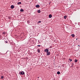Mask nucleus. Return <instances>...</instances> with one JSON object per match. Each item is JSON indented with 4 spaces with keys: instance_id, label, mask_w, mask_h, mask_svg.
<instances>
[{
    "instance_id": "0eeeda50",
    "label": "nucleus",
    "mask_w": 80,
    "mask_h": 80,
    "mask_svg": "<svg viewBox=\"0 0 80 80\" xmlns=\"http://www.w3.org/2000/svg\"><path fill=\"white\" fill-rule=\"evenodd\" d=\"M49 17L50 18H51L52 17V14H49Z\"/></svg>"
},
{
    "instance_id": "f3484780",
    "label": "nucleus",
    "mask_w": 80,
    "mask_h": 80,
    "mask_svg": "<svg viewBox=\"0 0 80 80\" xmlns=\"http://www.w3.org/2000/svg\"><path fill=\"white\" fill-rule=\"evenodd\" d=\"M1 78L2 79H3V76H2L1 77Z\"/></svg>"
},
{
    "instance_id": "a211bd4d",
    "label": "nucleus",
    "mask_w": 80,
    "mask_h": 80,
    "mask_svg": "<svg viewBox=\"0 0 80 80\" xmlns=\"http://www.w3.org/2000/svg\"><path fill=\"white\" fill-rule=\"evenodd\" d=\"M69 60H70V62H72V59H70Z\"/></svg>"
},
{
    "instance_id": "5701e85b",
    "label": "nucleus",
    "mask_w": 80,
    "mask_h": 80,
    "mask_svg": "<svg viewBox=\"0 0 80 80\" xmlns=\"http://www.w3.org/2000/svg\"><path fill=\"white\" fill-rule=\"evenodd\" d=\"M38 47H40V45H38Z\"/></svg>"
},
{
    "instance_id": "393cba45",
    "label": "nucleus",
    "mask_w": 80,
    "mask_h": 80,
    "mask_svg": "<svg viewBox=\"0 0 80 80\" xmlns=\"http://www.w3.org/2000/svg\"><path fill=\"white\" fill-rule=\"evenodd\" d=\"M1 38V35H0V38Z\"/></svg>"
},
{
    "instance_id": "bb28decb",
    "label": "nucleus",
    "mask_w": 80,
    "mask_h": 80,
    "mask_svg": "<svg viewBox=\"0 0 80 80\" xmlns=\"http://www.w3.org/2000/svg\"><path fill=\"white\" fill-rule=\"evenodd\" d=\"M78 38H77V39H76V40H78Z\"/></svg>"
},
{
    "instance_id": "6e6552de",
    "label": "nucleus",
    "mask_w": 80,
    "mask_h": 80,
    "mask_svg": "<svg viewBox=\"0 0 80 80\" xmlns=\"http://www.w3.org/2000/svg\"><path fill=\"white\" fill-rule=\"evenodd\" d=\"M18 5H21V4H22V2H18L17 3Z\"/></svg>"
},
{
    "instance_id": "2eb2a0df",
    "label": "nucleus",
    "mask_w": 80,
    "mask_h": 80,
    "mask_svg": "<svg viewBox=\"0 0 80 80\" xmlns=\"http://www.w3.org/2000/svg\"><path fill=\"white\" fill-rule=\"evenodd\" d=\"M20 12H23V9H21L20 10Z\"/></svg>"
},
{
    "instance_id": "412c9836",
    "label": "nucleus",
    "mask_w": 80,
    "mask_h": 80,
    "mask_svg": "<svg viewBox=\"0 0 80 80\" xmlns=\"http://www.w3.org/2000/svg\"><path fill=\"white\" fill-rule=\"evenodd\" d=\"M38 23H41V21H39L38 22Z\"/></svg>"
},
{
    "instance_id": "f257e3e1",
    "label": "nucleus",
    "mask_w": 80,
    "mask_h": 80,
    "mask_svg": "<svg viewBox=\"0 0 80 80\" xmlns=\"http://www.w3.org/2000/svg\"><path fill=\"white\" fill-rule=\"evenodd\" d=\"M19 74L20 75H23L24 74H25V72H23V71L21 72H19Z\"/></svg>"
},
{
    "instance_id": "ddd939ff",
    "label": "nucleus",
    "mask_w": 80,
    "mask_h": 80,
    "mask_svg": "<svg viewBox=\"0 0 80 80\" xmlns=\"http://www.w3.org/2000/svg\"><path fill=\"white\" fill-rule=\"evenodd\" d=\"M75 61V63H77V62H78V60H77V59H75L74 60Z\"/></svg>"
},
{
    "instance_id": "20e7f679",
    "label": "nucleus",
    "mask_w": 80,
    "mask_h": 80,
    "mask_svg": "<svg viewBox=\"0 0 80 80\" xmlns=\"http://www.w3.org/2000/svg\"><path fill=\"white\" fill-rule=\"evenodd\" d=\"M11 9L14 8V6L13 5H11Z\"/></svg>"
},
{
    "instance_id": "6ab92c4d",
    "label": "nucleus",
    "mask_w": 80,
    "mask_h": 80,
    "mask_svg": "<svg viewBox=\"0 0 80 80\" xmlns=\"http://www.w3.org/2000/svg\"><path fill=\"white\" fill-rule=\"evenodd\" d=\"M5 43H8V42H7V41H5Z\"/></svg>"
},
{
    "instance_id": "39448f33",
    "label": "nucleus",
    "mask_w": 80,
    "mask_h": 80,
    "mask_svg": "<svg viewBox=\"0 0 80 80\" xmlns=\"http://www.w3.org/2000/svg\"><path fill=\"white\" fill-rule=\"evenodd\" d=\"M2 34L3 36H4V35H5L6 34V32H2Z\"/></svg>"
},
{
    "instance_id": "1a4fd4ad",
    "label": "nucleus",
    "mask_w": 80,
    "mask_h": 80,
    "mask_svg": "<svg viewBox=\"0 0 80 80\" xmlns=\"http://www.w3.org/2000/svg\"><path fill=\"white\" fill-rule=\"evenodd\" d=\"M38 13H41V11H40V10H39L37 11Z\"/></svg>"
},
{
    "instance_id": "dca6fc26",
    "label": "nucleus",
    "mask_w": 80,
    "mask_h": 80,
    "mask_svg": "<svg viewBox=\"0 0 80 80\" xmlns=\"http://www.w3.org/2000/svg\"><path fill=\"white\" fill-rule=\"evenodd\" d=\"M66 18H67V16H64V18L65 19H66Z\"/></svg>"
},
{
    "instance_id": "cd10ccee",
    "label": "nucleus",
    "mask_w": 80,
    "mask_h": 80,
    "mask_svg": "<svg viewBox=\"0 0 80 80\" xmlns=\"http://www.w3.org/2000/svg\"><path fill=\"white\" fill-rule=\"evenodd\" d=\"M38 78H39V77H38Z\"/></svg>"
},
{
    "instance_id": "b1692460",
    "label": "nucleus",
    "mask_w": 80,
    "mask_h": 80,
    "mask_svg": "<svg viewBox=\"0 0 80 80\" xmlns=\"http://www.w3.org/2000/svg\"><path fill=\"white\" fill-rule=\"evenodd\" d=\"M27 23H29V21H28V22H27Z\"/></svg>"
},
{
    "instance_id": "4be33fe9",
    "label": "nucleus",
    "mask_w": 80,
    "mask_h": 80,
    "mask_svg": "<svg viewBox=\"0 0 80 80\" xmlns=\"http://www.w3.org/2000/svg\"><path fill=\"white\" fill-rule=\"evenodd\" d=\"M72 65L71 67H73V63H72Z\"/></svg>"
},
{
    "instance_id": "7ed1b4c3",
    "label": "nucleus",
    "mask_w": 80,
    "mask_h": 80,
    "mask_svg": "<svg viewBox=\"0 0 80 80\" xmlns=\"http://www.w3.org/2000/svg\"><path fill=\"white\" fill-rule=\"evenodd\" d=\"M48 51H49V50L48 49H45L44 50V52H48Z\"/></svg>"
},
{
    "instance_id": "9d476101",
    "label": "nucleus",
    "mask_w": 80,
    "mask_h": 80,
    "mask_svg": "<svg viewBox=\"0 0 80 80\" xmlns=\"http://www.w3.org/2000/svg\"><path fill=\"white\" fill-rule=\"evenodd\" d=\"M57 74L58 75H60V72L59 71H58L57 72Z\"/></svg>"
},
{
    "instance_id": "f03ea898",
    "label": "nucleus",
    "mask_w": 80,
    "mask_h": 80,
    "mask_svg": "<svg viewBox=\"0 0 80 80\" xmlns=\"http://www.w3.org/2000/svg\"><path fill=\"white\" fill-rule=\"evenodd\" d=\"M46 55H48V56H49L50 55V52L48 51L46 53Z\"/></svg>"
},
{
    "instance_id": "a878e982",
    "label": "nucleus",
    "mask_w": 80,
    "mask_h": 80,
    "mask_svg": "<svg viewBox=\"0 0 80 80\" xmlns=\"http://www.w3.org/2000/svg\"><path fill=\"white\" fill-rule=\"evenodd\" d=\"M78 46H80V45H78Z\"/></svg>"
},
{
    "instance_id": "f8f14e48",
    "label": "nucleus",
    "mask_w": 80,
    "mask_h": 80,
    "mask_svg": "<svg viewBox=\"0 0 80 80\" xmlns=\"http://www.w3.org/2000/svg\"><path fill=\"white\" fill-rule=\"evenodd\" d=\"M38 53H40V49H38Z\"/></svg>"
},
{
    "instance_id": "423d86ee",
    "label": "nucleus",
    "mask_w": 80,
    "mask_h": 80,
    "mask_svg": "<svg viewBox=\"0 0 80 80\" xmlns=\"http://www.w3.org/2000/svg\"><path fill=\"white\" fill-rule=\"evenodd\" d=\"M36 8H39V7H40V6L38 4L36 5Z\"/></svg>"
},
{
    "instance_id": "4468645a",
    "label": "nucleus",
    "mask_w": 80,
    "mask_h": 80,
    "mask_svg": "<svg viewBox=\"0 0 80 80\" xmlns=\"http://www.w3.org/2000/svg\"><path fill=\"white\" fill-rule=\"evenodd\" d=\"M8 19H11V18H12V17L10 16H9L8 17Z\"/></svg>"
},
{
    "instance_id": "aec40b11",
    "label": "nucleus",
    "mask_w": 80,
    "mask_h": 80,
    "mask_svg": "<svg viewBox=\"0 0 80 80\" xmlns=\"http://www.w3.org/2000/svg\"><path fill=\"white\" fill-rule=\"evenodd\" d=\"M52 48V46H50L49 47V48Z\"/></svg>"
},
{
    "instance_id": "9b49d317",
    "label": "nucleus",
    "mask_w": 80,
    "mask_h": 80,
    "mask_svg": "<svg viewBox=\"0 0 80 80\" xmlns=\"http://www.w3.org/2000/svg\"><path fill=\"white\" fill-rule=\"evenodd\" d=\"M71 36H72V37H75V34H72L71 35Z\"/></svg>"
}]
</instances>
